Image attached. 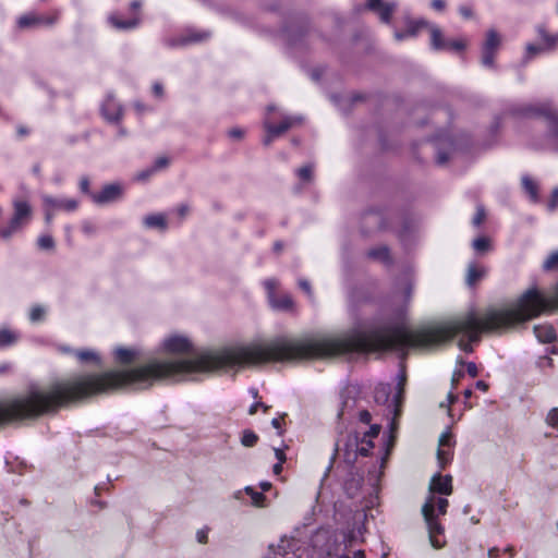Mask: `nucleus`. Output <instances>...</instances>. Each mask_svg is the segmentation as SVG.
<instances>
[{"label": "nucleus", "mask_w": 558, "mask_h": 558, "mask_svg": "<svg viewBox=\"0 0 558 558\" xmlns=\"http://www.w3.org/2000/svg\"><path fill=\"white\" fill-rule=\"evenodd\" d=\"M349 352H362V331L341 337L305 340L275 339L205 351L189 359L150 361L128 369H113L86 375L72 380V401L126 387L146 389L156 381L189 374H210L234 367H250L268 362L330 357Z\"/></svg>", "instance_id": "nucleus-1"}, {"label": "nucleus", "mask_w": 558, "mask_h": 558, "mask_svg": "<svg viewBox=\"0 0 558 558\" xmlns=\"http://www.w3.org/2000/svg\"><path fill=\"white\" fill-rule=\"evenodd\" d=\"M436 494L449 496L452 494V477L450 475L435 474L429 483L428 496L422 506V514L428 531L430 545L440 549L446 545L445 529L438 521L439 517L447 513L449 501L445 497Z\"/></svg>", "instance_id": "nucleus-2"}, {"label": "nucleus", "mask_w": 558, "mask_h": 558, "mask_svg": "<svg viewBox=\"0 0 558 558\" xmlns=\"http://www.w3.org/2000/svg\"><path fill=\"white\" fill-rule=\"evenodd\" d=\"M514 113L524 117H543L553 136L558 137V112L549 104L525 105L515 109Z\"/></svg>", "instance_id": "nucleus-3"}, {"label": "nucleus", "mask_w": 558, "mask_h": 558, "mask_svg": "<svg viewBox=\"0 0 558 558\" xmlns=\"http://www.w3.org/2000/svg\"><path fill=\"white\" fill-rule=\"evenodd\" d=\"M13 208L14 214L9 225L0 230V236L4 240L10 239L20 230L29 220L32 215L31 205L24 199L15 198L13 201Z\"/></svg>", "instance_id": "nucleus-4"}, {"label": "nucleus", "mask_w": 558, "mask_h": 558, "mask_svg": "<svg viewBox=\"0 0 558 558\" xmlns=\"http://www.w3.org/2000/svg\"><path fill=\"white\" fill-rule=\"evenodd\" d=\"M59 20V13L52 12L48 14L27 13L17 19V26L21 29H34L40 27L52 26Z\"/></svg>", "instance_id": "nucleus-5"}, {"label": "nucleus", "mask_w": 558, "mask_h": 558, "mask_svg": "<svg viewBox=\"0 0 558 558\" xmlns=\"http://www.w3.org/2000/svg\"><path fill=\"white\" fill-rule=\"evenodd\" d=\"M360 432H351L338 441L337 450L343 452L348 462H354L360 454Z\"/></svg>", "instance_id": "nucleus-6"}, {"label": "nucleus", "mask_w": 558, "mask_h": 558, "mask_svg": "<svg viewBox=\"0 0 558 558\" xmlns=\"http://www.w3.org/2000/svg\"><path fill=\"white\" fill-rule=\"evenodd\" d=\"M501 39L495 29H489L486 34V40L482 47V64L485 68L494 66V59L499 49Z\"/></svg>", "instance_id": "nucleus-7"}, {"label": "nucleus", "mask_w": 558, "mask_h": 558, "mask_svg": "<svg viewBox=\"0 0 558 558\" xmlns=\"http://www.w3.org/2000/svg\"><path fill=\"white\" fill-rule=\"evenodd\" d=\"M122 186L113 183L102 187V190L96 194H89V199L98 205L105 206L118 202L122 197Z\"/></svg>", "instance_id": "nucleus-8"}, {"label": "nucleus", "mask_w": 558, "mask_h": 558, "mask_svg": "<svg viewBox=\"0 0 558 558\" xmlns=\"http://www.w3.org/2000/svg\"><path fill=\"white\" fill-rule=\"evenodd\" d=\"M398 3L396 1L384 0H366L365 9L378 14L380 21L385 24L391 22L392 13L397 10Z\"/></svg>", "instance_id": "nucleus-9"}, {"label": "nucleus", "mask_w": 558, "mask_h": 558, "mask_svg": "<svg viewBox=\"0 0 558 558\" xmlns=\"http://www.w3.org/2000/svg\"><path fill=\"white\" fill-rule=\"evenodd\" d=\"M162 348L166 353L183 355L192 352L193 344L186 337L175 335L165 339Z\"/></svg>", "instance_id": "nucleus-10"}, {"label": "nucleus", "mask_w": 558, "mask_h": 558, "mask_svg": "<svg viewBox=\"0 0 558 558\" xmlns=\"http://www.w3.org/2000/svg\"><path fill=\"white\" fill-rule=\"evenodd\" d=\"M101 113L107 121L119 122L123 116V108L112 94H108L101 105Z\"/></svg>", "instance_id": "nucleus-11"}, {"label": "nucleus", "mask_w": 558, "mask_h": 558, "mask_svg": "<svg viewBox=\"0 0 558 558\" xmlns=\"http://www.w3.org/2000/svg\"><path fill=\"white\" fill-rule=\"evenodd\" d=\"M301 122H302L301 117L287 116V117H283L280 124L275 125L270 122L269 118L266 117L265 121H264V128L266 131H270V132L275 133L277 136H280L281 134L287 132L289 129H291L292 126H294L295 124H299Z\"/></svg>", "instance_id": "nucleus-12"}, {"label": "nucleus", "mask_w": 558, "mask_h": 558, "mask_svg": "<svg viewBox=\"0 0 558 558\" xmlns=\"http://www.w3.org/2000/svg\"><path fill=\"white\" fill-rule=\"evenodd\" d=\"M380 429H381L380 425L375 424V425H372L368 428V430L360 433V445H361L360 454L361 456H367L371 452V450L374 448L373 440L375 438H377V436L380 433Z\"/></svg>", "instance_id": "nucleus-13"}, {"label": "nucleus", "mask_w": 558, "mask_h": 558, "mask_svg": "<svg viewBox=\"0 0 558 558\" xmlns=\"http://www.w3.org/2000/svg\"><path fill=\"white\" fill-rule=\"evenodd\" d=\"M44 207H45V217L46 221L49 222L52 214L58 210H69L70 202L66 199H58L49 195L43 196Z\"/></svg>", "instance_id": "nucleus-14"}, {"label": "nucleus", "mask_w": 558, "mask_h": 558, "mask_svg": "<svg viewBox=\"0 0 558 558\" xmlns=\"http://www.w3.org/2000/svg\"><path fill=\"white\" fill-rule=\"evenodd\" d=\"M487 275V268L483 265H480L475 262H471L468 265L466 274H465V283L469 288H473L485 278Z\"/></svg>", "instance_id": "nucleus-15"}, {"label": "nucleus", "mask_w": 558, "mask_h": 558, "mask_svg": "<svg viewBox=\"0 0 558 558\" xmlns=\"http://www.w3.org/2000/svg\"><path fill=\"white\" fill-rule=\"evenodd\" d=\"M140 356V352L136 349L119 347L114 350L116 361L120 364H132Z\"/></svg>", "instance_id": "nucleus-16"}, {"label": "nucleus", "mask_w": 558, "mask_h": 558, "mask_svg": "<svg viewBox=\"0 0 558 558\" xmlns=\"http://www.w3.org/2000/svg\"><path fill=\"white\" fill-rule=\"evenodd\" d=\"M534 332L541 342H553L558 339L557 331L550 325H537L534 327Z\"/></svg>", "instance_id": "nucleus-17"}, {"label": "nucleus", "mask_w": 558, "mask_h": 558, "mask_svg": "<svg viewBox=\"0 0 558 558\" xmlns=\"http://www.w3.org/2000/svg\"><path fill=\"white\" fill-rule=\"evenodd\" d=\"M21 338L17 330L10 328L0 329V348H8L14 345Z\"/></svg>", "instance_id": "nucleus-18"}, {"label": "nucleus", "mask_w": 558, "mask_h": 558, "mask_svg": "<svg viewBox=\"0 0 558 558\" xmlns=\"http://www.w3.org/2000/svg\"><path fill=\"white\" fill-rule=\"evenodd\" d=\"M429 32L432 48L435 50L445 49L447 47V41H445L440 28L436 25L430 24Z\"/></svg>", "instance_id": "nucleus-19"}, {"label": "nucleus", "mask_w": 558, "mask_h": 558, "mask_svg": "<svg viewBox=\"0 0 558 558\" xmlns=\"http://www.w3.org/2000/svg\"><path fill=\"white\" fill-rule=\"evenodd\" d=\"M275 311H291L293 306L292 298L289 294L276 295V301H269Z\"/></svg>", "instance_id": "nucleus-20"}, {"label": "nucleus", "mask_w": 558, "mask_h": 558, "mask_svg": "<svg viewBox=\"0 0 558 558\" xmlns=\"http://www.w3.org/2000/svg\"><path fill=\"white\" fill-rule=\"evenodd\" d=\"M110 24L118 29H132L135 28L140 24L138 17H133L130 20H121L116 15H111L109 17Z\"/></svg>", "instance_id": "nucleus-21"}, {"label": "nucleus", "mask_w": 558, "mask_h": 558, "mask_svg": "<svg viewBox=\"0 0 558 558\" xmlns=\"http://www.w3.org/2000/svg\"><path fill=\"white\" fill-rule=\"evenodd\" d=\"M145 227L149 229H161L165 230L167 228V221L163 215H148L143 220Z\"/></svg>", "instance_id": "nucleus-22"}, {"label": "nucleus", "mask_w": 558, "mask_h": 558, "mask_svg": "<svg viewBox=\"0 0 558 558\" xmlns=\"http://www.w3.org/2000/svg\"><path fill=\"white\" fill-rule=\"evenodd\" d=\"M522 187L524 192L530 196L531 201H538V185L535 181H533L530 177H522Z\"/></svg>", "instance_id": "nucleus-23"}, {"label": "nucleus", "mask_w": 558, "mask_h": 558, "mask_svg": "<svg viewBox=\"0 0 558 558\" xmlns=\"http://www.w3.org/2000/svg\"><path fill=\"white\" fill-rule=\"evenodd\" d=\"M402 396H403V391H402V389H400L393 400V417H392L391 424H390L391 432H395L397 429V418L399 417V415L401 413Z\"/></svg>", "instance_id": "nucleus-24"}, {"label": "nucleus", "mask_w": 558, "mask_h": 558, "mask_svg": "<svg viewBox=\"0 0 558 558\" xmlns=\"http://www.w3.org/2000/svg\"><path fill=\"white\" fill-rule=\"evenodd\" d=\"M368 256L374 259L388 263L390 260L389 250L387 246H379L368 252Z\"/></svg>", "instance_id": "nucleus-25"}, {"label": "nucleus", "mask_w": 558, "mask_h": 558, "mask_svg": "<svg viewBox=\"0 0 558 558\" xmlns=\"http://www.w3.org/2000/svg\"><path fill=\"white\" fill-rule=\"evenodd\" d=\"M451 458H452V448H449V447L438 448L437 460H438L439 466L441 469H444L451 461Z\"/></svg>", "instance_id": "nucleus-26"}, {"label": "nucleus", "mask_w": 558, "mask_h": 558, "mask_svg": "<svg viewBox=\"0 0 558 558\" xmlns=\"http://www.w3.org/2000/svg\"><path fill=\"white\" fill-rule=\"evenodd\" d=\"M429 23L425 20L409 21L407 23V29L410 37L416 36L422 27H429Z\"/></svg>", "instance_id": "nucleus-27"}, {"label": "nucleus", "mask_w": 558, "mask_h": 558, "mask_svg": "<svg viewBox=\"0 0 558 558\" xmlns=\"http://www.w3.org/2000/svg\"><path fill=\"white\" fill-rule=\"evenodd\" d=\"M279 286V282L275 278H268L264 281V287L267 291L268 301H276V290Z\"/></svg>", "instance_id": "nucleus-28"}, {"label": "nucleus", "mask_w": 558, "mask_h": 558, "mask_svg": "<svg viewBox=\"0 0 558 558\" xmlns=\"http://www.w3.org/2000/svg\"><path fill=\"white\" fill-rule=\"evenodd\" d=\"M258 441V436L250 429H245L242 434L241 444L244 447H254Z\"/></svg>", "instance_id": "nucleus-29"}, {"label": "nucleus", "mask_w": 558, "mask_h": 558, "mask_svg": "<svg viewBox=\"0 0 558 558\" xmlns=\"http://www.w3.org/2000/svg\"><path fill=\"white\" fill-rule=\"evenodd\" d=\"M472 246L476 252L485 253L489 251L490 242L487 238L481 236L473 241Z\"/></svg>", "instance_id": "nucleus-30"}, {"label": "nucleus", "mask_w": 558, "mask_h": 558, "mask_svg": "<svg viewBox=\"0 0 558 558\" xmlns=\"http://www.w3.org/2000/svg\"><path fill=\"white\" fill-rule=\"evenodd\" d=\"M314 167L313 165H306L296 170L298 177L306 182H311L313 178Z\"/></svg>", "instance_id": "nucleus-31"}, {"label": "nucleus", "mask_w": 558, "mask_h": 558, "mask_svg": "<svg viewBox=\"0 0 558 558\" xmlns=\"http://www.w3.org/2000/svg\"><path fill=\"white\" fill-rule=\"evenodd\" d=\"M37 245L40 250L50 251L54 246V241L50 235L45 234L38 238Z\"/></svg>", "instance_id": "nucleus-32"}, {"label": "nucleus", "mask_w": 558, "mask_h": 558, "mask_svg": "<svg viewBox=\"0 0 558 558\" xmlns=\"http://www.w3.org/2000/svg\"><path fill=\"white\" fill-rule=\"evenodd\" d=\"M454 445L453 436L449 430L444 432L438 440V448L449 447L452 448Z\"/></svg>", "instance_id": "nucleus-33"}, {"label": "nucleus", "mask_w": 558, "mask_h": 558, "mask_svg": "<svg viewBox=\"0 0 558 558\" xmlns=\"http://www.w3.org/2000/svg\"><path fill=\"white\" fill-rule=\"evenodd\" d=\"M245 492L251 496L254 506L263 507L265 496L262 493L255 492L252 487H246Z\"/></svg>", "instance_id": "nucleus-34"}, {"label": "nucleus", "mask_w": 558, "mask_h": 558, "mask_svg": "<svg viewBox=\"0 0 558 558\" xmlns=\"http://www.w3.org/2000/svg\"><path fill=\"white\" fill-rule=\"evenodd\" d=\"M545 270L558 269V252L551 253L543 264Z\"/></svg>", "instance_id": "nucleus-35"}, {"label": "nucleus", "mask_w": 558, "mask_h": 558, "mask_svg": "<svg viewBox=\"0 0 558 558\" xmlns=\"http://www.w3.org/2000/svg\"><path fill=\"white\" fill-rule=\"evenodd\" d=\"M76 355L82 361H95L98 362V355L95 351L92 350H81L76 352Z\"/></svg>", "instance_id": "nucleus-36"}, {"label": "nucleus", "mask_w": 558, "mask_h": 558, "mask_svg": "<svg viewBox=\"0 0 558 558\" xmlns=\"http://www.w3.org/2000/svg\"><path fill=\"white\" fill-rule=\"evenodd\" d=\"M547 424L558 430V408L551 409L546 417Z\"/></svg>", "instance_id": "nucleus-37"}, {"label": "nucleus", "mask_w": 558, "mask_h": 558, "mask_svg": "<svg viewBox=\"0 0 558 558\" xmlns=\"http://www.w3.org/2000/svg\"><path fill=\"white\" fill-rule=\"evenodd\" d=\"M486 214L483 206L478 205L476 207V213L473 217L472 223L475 227H478L485 220Z\"/></svg>", "instance_id": "nucleus-38"}, {"label": "nucleus", "mask_w": 558, "mask_h": 558, "mask_svg": "<svg viewBox=\"0 0 558 558\" xmlns=\"http://www.w3.org/2000/svg\"><path fill=\"white\" fill-rule=\"evenodd\" d=\"M155 170L149 167L147 169H144L142 171H140L136 175H135V179L137 181H141V182H146L148 181L154 174H155Z\"/></svg>", "instance_id": "nucleus-39"}, {"label": "nucleus", "mask_w": 558, "mask_h": 558, "mask_svg": "<svg viewBox=\"0 0 558 558\" xmlns=\"http://www.w3.org/2000/svg\"><path fill=\"white\" fill-rule=\"evenodd\" d=\"M169 165V159L165 156L158 157L151 168L155 170V172H158L162 169H166Z\"/></svg>", "instance_id": "nucleus-40"}, {"label": "nucleus", "mask_w": 558, "mask_h": 558, "mask_svg": "<svg viewBox=\"0 0 558 558\" xmlns=\"http://www.w3.org/2000/svg\"><path fill=\"white\" fill-rule=\"evenodd\" d=\"M298 284H299L300 289L303 290L310 299L313 298L312 287L307 279H304V278L299 279Z\"/></svg>", "instance_id": "nucleus-41"}, {"label": "nucleus", "mask_w": 558, "mask_h": 558, "mask_svg": "<svg viewBox=\"0 0 558 558\" xmlns=\"http://www.w3.org/2000/svg\"><path fill=\"white\" fill-rule=\"evenodd\" d=\"M558 206V187L554 189L550 201L548 203V209L555 210Z\"/></svg>", "instance_id": "nucleus-42"}, {"label": "nucleus", "mask_w": 558, "mask_h": 558, "mask_svg": "<svg viewBox=\"0 0 558 558\" xmlns=\"http://www.w3.org/2000/svg\"><path fill=\"white\" fill-rule=\"evenodd\" d=\"M207 37H208V33L192 34L186 38V41L187 43H198V41L206 39Z\"/></svg>", "instance_id": "nucleus-43"}, {"label": "nucleus", "mask_w": 558, "mask_h": 558, "mask_svg": "<svg viewBox=\"0 0 558 558\" xmlns=\"http://www.w3.org/2000/svg\"><path fill=\"white\" fill-rule=\"evenodd\" d=\"M80 189L82 193L86 194L89 197V194H94L89 191V180L87 178H82L80 181Z\"/></svg>", "instance_id": "nucleus-44"}, {"label": "nucleus", "mask_w": 558, "mask_h": 558, "mask_svg": "<svg viewBox=\"0 0 558 558\" xmlns=\"http://www.w3.org/2000/svg\"><path fill=\"white\" fill-rule=\"evenodd\" d=\"M453 50H462L465 48V44L461 40H452L447 43V47Z\"/></svg>", "instance_id": "nucleus-45"}, {"label": "nucleus", "mask_w": 558, "mask_h": 558, "mask_svg": "<svg viewBox=\"0 0 558 558\" xmlns=\"http://www.w3.org/2000/svg\"><path fill=\"white\" fill-rule=\"evenodd\" d=\"M229 136L231 138H234V140H241L244 135V131L239 129V128H234V129H231L229 132H228Z\"/></svg>", "instance_id": "nucleus-46"}, {"label": "nucleus", "mask_w": 558, "mask_h": 558, "mask_svg": "<svg viewBox=\"0 0 558 558\" xmlns=\"http://www.w3.org/2000/svg\"><path fill=\"white\" fill-rule=\"evenodd\" d=\"M262 408L265 412L268 410V407L265 405L264 403L262 402H255L254 404L251 405L250 410H248V414L250 415H254L256 414L257 410Z\"/></svg>", "instance_id": "nucleus-47"}, {"label": "nucleus", "mask_w": 558, "mask_h": 558, "mask_svg": "<svg viewBox=\"0 0 558 558\" xmlns=\"http://www.w3.org/2000/svg\"><path fill=\"white\" fill-rule=\"evenodd\" d=\"M359 418L364 424H369L372 421V415L367 410H363L359 414Z\"/></svg>", "instance_id": "nucleus-48"}, {"label": "nucleus", "mask_w": 558, "mask_h": 558, "mask_svg": "<svg viewBox=\"0 0 558 558\" xmlns=\"http://www.w3.org/2000/svg\"><path fill=\"white\" fill-rule=\"evenodd\" d=\"M437 163L438 165H445L449 160V154L442 150H439L437 153Z\"/></svg>", "instance_id": "nucleus-49"}, {"label": "nucleus", "mask_w": 558, "mask_h": 558, "mask_svg": "<svg viewBox=\"0 0 558 558\" xmlns=\"http://www.w3.org/2000/svg\"><path fill=\"white\" fill-rule=\"evenodd\" d=\"M82 230L86 234H93L96 230V227L94 223H92L89 221H85L82 226Z\"/></svg>", "instance_id": "nucleus-50"}, {"label": "nucleus", "mask_w": 558, "mask_h": 558, "mask_svg": "<svg viewBox=\"0 0 558 558\" xmlns=\"http://www.w3.org/2000/svg\"><path fill=\"white\" fill-rule=\"evenodd\" d=\"M459 12L464 19H470L473 15L471 7L468 5H461Z\"/></svg>", "instance_id": "nucleus-51"}, {"label": "nucleus", "mask_w": 558, "mask_h": 558, "mask_svg": "<svg viewBox=\"0 0 558 558\" xmlns=\"http://www.w3.org/2000/svg\"><path fill=\"white\" fill-rule=\"evenodd\" d=\"M153 94L159 98H161L163 96V87L160 83H155L153 85Z\"/></svg>", "instance_id": "nucleus-52"}, {"label": "nucleus", "mask_w": 558, "mask_h": 558, "mask_svg": "<svg viewBox=\"0 0 558 558\" xmlns=\"http://www.w3.org/2000/svg\"><path fill=\"white\" fill-rule=\"evenodd\" d=\"M276 137L278 136L275 133L266 131V136L263 140L264 145L269 146Z\"/></svg>", "instance_id": "nucleus-53"}, {"label": "nucleus", "mask_w": 558, "mask_h": 558, "mask_svg": "<svg viewBox=\"0 0 558 558\" xmlns=\"http://www.w3.org/2000/svg\"><path fill=\"white\" fill-rule=\"evenodd\" d=\"M196 536L199 543L205 544L208 539V532L206 530H201L197 532Z\"/></svg>", "instance_id": "nucleus-54"}, {"label": "nucleus", "mask_w": 558, "mask_h": 558, "mask_svg": "<svg viewBox=\"0 0 558 558\" xmlns=\"http://www.w3.org/2000/svg\"><path fill=\"white\" fill-rule=\"evenodd\" d=\"M541 35H542L543 39L546 41L548 47H551L558 40V37H549V36L545 35V33L543 31H541Z\"/></svg>", "instance_id": "nucleus-55"}, {"label": "nucleus", "mask_w": 558, "mask_h": 558, "mask_svg": "<svg viewBox=\"0 0 558 558\" xmlns=\"http://www.w3.org/2000/svg\"><path fill=\"white\" fill-rule=\"evenodd\" d=\"M541 50H542V47L535 46V45H527V47H526V52L529 56L538 53Z\"/></svg>", "instance_id": "nucleus-56"}, {"label": "nucleus", "mask_w": 558, "mask_h": 558, "mask_svg": "<svg viewBox=\"0 0 558 558\" xmlns=\"http://www.w3.org/2000/svg\"><path fill=\"white\" fill-rule=\"evenodd\" d=\"M466 369H468V373L472 376V377H476L477 376V367L474 363H469L468 366H466Z\"/></svg>", "instance_id": "nucleus-57"}, {"label": "nucleus", "mask_w": 558, "mask_h": 558, "mask_svg": "<svg viewBox=\"0 0 558 558\" xmlns=\"http://www.w3.org/2000/svg\"><path fill=\"white\" fill-rule=\"evenodd\" d=\"M178 215L182 218H184L189 213V206L187 205H180L177 209Z\"/></svg>", "instance_id": "nucleus-58"}, {"label": "nucleus", "mask_w": 558, "mask_h": 558, "mask_svg": "<svg viewBox=\"0 0 558 558\" xmlns=\"http://www.w3.org/2000/svg\"><path fill=\"white\" fill-rule=\"evenodd\" d=\"M445 5H446L445 0H433L432 1V7L435 10H442L445 8Z\"/></svg>", "instance_id": "nucleus-59"}, {"label": "nucleus", "mask_w": 558, "mask_h": 558, "mask_svg": "<svg viewBox=\"0 0 558 558\" xmlns=\"http://www.w3.org/2000/svg\"><path fill=\"white\" fill-rule=\"evenodd\" d=\"M46 312V308L41 305H34L32 308H31V313L29 314H34V315H37V314H44Z\"/></svg>", "instance_id": "nucleus-60"}, {"label": "nucleus", "mask_w": 558, "mask_h": 558, "mask_svg": "<svg viewBox=\"0 0 558 558\" xmlns=\"http://www.w3.org/2000/svg\"><path fill=\"white\" fill-rule=\"evenodd\" d=\"M408 37H410L409 33H408V29H405L404 32H396L395 33V38L398 41H401V40H403V39H405Z\"/></svg>", "instance_id": "nucleus-61"}, {"label": "nucleus", "mask_w": 558, "mask_h": 558, "mask_svg": "<svg viewBox=\"0 0 558 558\" xmlns=\"http://www.w3.org/2000/svg\"><path fill=\"white\" fill-rule=\"evenodd\" d=\"M275 456L278 462L283 463L286 461V454L281 449H275Z\"/></svg>", "instance_id": "nucleus-62"}, {"label": "nucleus", "mask_w": 558, "mask_h": 558, "mask_svg": "<svg viewBox=\"0 0 558 558\" xmlns=\"http://www.w3.org/2000/svg\"><path fill=\"white\" fill-rule=\"evenodd\" d=\"M454 400H456L454 395H453L452 392H450V393L448 395V398H447V403L441 402V403H440V407H441V408H448L451 403H453V402H454Z\"/></svg>", "instance_id": "nucleus-63"}, {"label": "nucleus", "mask_w": 558, "mask_h": 558, "mask_svg": "<svg viewBox=\"0 0 558 558\" xmlns=\"http://www.w3.org/2000/svg\"><path fill=\"white\" fill-rule=\"evenodd\" d=\"M28 133H29V130L26 126L20 125L17 128V135L19 136H26V135H28Z\"/></svg>", "instance_id": "nucleus-64"}]
</instances>
